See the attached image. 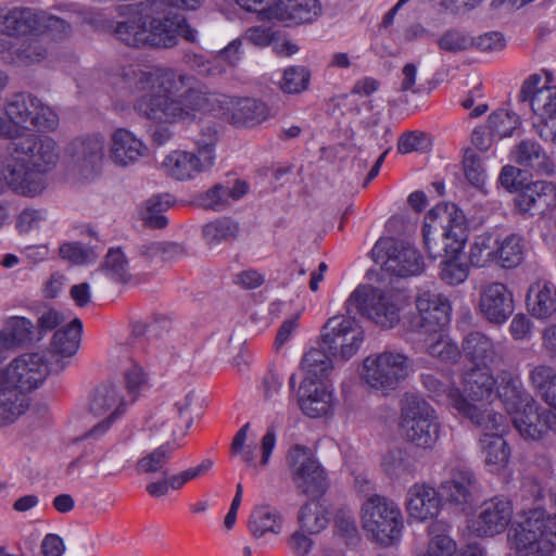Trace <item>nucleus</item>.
Masks as SVG:
<instances>
[{"label":"nucleus","mask_w":556,"mask_h":556,"mask_svg":"<svg viewBox=\"0 0 556 556\" xmlns=\"http://www.w3.org/2000/svg\"><path fill=\"white\" fill-rule=\"evenodd\" d=\"M441 509L442 497L433 485L426 482H415L407 489L405 510L410 521L438 520L437 517Z\"/></svg>","instance_id":"24"},{"label":"nucleus","mask_w":556,"mask_h":556,"mask_svg":"<svg viewBox=\"0 0 556 556\" xmlns=\"http://www.w3.org/2000/svg\"><path fill=\"white\" fill-rule=\"evenodd\" d=\"M128 402L121 394L117 386L104 383L99 386L90 400V413L100 420L86 434V440L98 439L109 431L116 419L121 418Z\"/></svg>","instance_id":"18"},{"label":"nucleus","mask_w":556,"mask_h":556,"mask_svg":"<svg viewBox=\"0 0 556 556\" xmlns=\"http://www.w3.org/2000/svg\"><path fill=\"white\" fill-rule=\"evenodd\" d=\"M194 397V392L189 391L182 400L176 402L175 409L170 412V416H165L162 412L157 413L151 421L150 430L157 433L163 428H167L173 438L184 437L190 424L188 410Z\"/></svg>","instance_id":"32"},{"label":"nucleus","mask_w":556,"mask_h":556,"mask_svg":"<svg viewBox=\"0 0 556 556\" xmlns=\"http://www.w3.org/2000/svg\"><path fill=\"white\" fill-rule=\"evenodd\" d=\"M490 141H479L477 146L465 149L463 159V169L467 180L476 188H482L486 181L488 175L483 166V160L480 152L490 150Z\"/></svg>","instance_id":"41"},{"label":"nucleus","mask_w":556,"mask_h":556,"mask_svg":"<svg viewBox=\"0 0 556 556\" xmlns=\"http://www.w3.org/2000/svg\"><path fill=\"white\" fill-rule=\"evenodd\" d=\"M216 157L215 142L201 141L191 150L168 153L162 162V169L173 180L191 181L213 168Z\"/></svg>","instance_id":"13"},{"label":"nucleus","mask_w":556,"mask_h":556,"mask_svg":"<svg viewBox=\"0 0 556 556\" xmlns=\"http://www.w3.org/2000/svg\"><path fill=\"white\" fill-rule=\"evenodd\" d=\"M451 526L444 520H434L428 527L429 544L427 551L438 556H453L456 542L451 538Z\"/></svg>","instance_id":"46"},{"label":"nucleus","mask_w":556,"mask_h":556,"mask_svg":"<svg viewBox=\"0 0 556 556\" xmlns=\"http://www.w3.org/2000/svg\"><path fill=\"white\" fill-rule=\"evenodd\" d=\"M526 241L517 233H509L503 238L498 236L497 265L505 269L519 266L525 260Z\"/></svg>","instance_id":"42"},{"label":"nucleus","mask_w":556,"mask_h":556,"mask_svg":"<svg viewBox=\"0 0 556 556\" xmlns=\"http://www.w3.org/2000/svg\"><path fill=\"white\" fill-rule=\"evenodd\" d=\"M323 342L333 355L350 359L364 342V331L350 316H333L323 328Z\"/></svg>","instance_id":"20"},{"label":"nucleus","mask_w":556,"mask_h":556,"mask_svg":"<svg viewBox=\"0 0 556 556\" xmlns=\"http://www.w3.org/2000/svg\"><path fill=\"white\" fill-rule=\"evenodd\" d=\"M174 438L173 442H165L153 451L144 454L137 463L139 472L152 473L162 471L167 462L172 458L174 451L178 447Z\"/></svg>","instance_id":"50"},{"label":"nucleus","mask_w":556,"mask_h":556,"mask_svg":"<svg viewBox=\"0 0 556 556\" xmlns=\"http://www.w3.org/2000/svg\"><path fill=\"white\" fill-rule=\"evenodd\" d=\"M48 55L46 43L37 38L12 42L0 39V59L9 64L31 65L43 61Z\"/></svg>","instance_id":"29"},{"label":"nucleus","mask_w":556,"mask_h":556,"mask_svg":"<svg viewBox=\"0 0 556 556\" xmlns=\"http://www.w3.org/2000/svg\"><path fill=\"white\" fill-rule=\"evenodd\" d=\"M384 471L395 478H401L410 472L409 464L402 451H390L382 459Z\"/></svg>","instance_id":"59"},{"label":"nucleus","mask_w":556,"mask_h":556,"mask_svg":"<svg viewBox=\"0 0 556 556\" xmlns=\"http://www.w3.org/2000/svg\"><path fill=\"white\" fill-rule=\"evenodd\" d=\"M269 115V108L264 102L245 98L237 103L231 115V124L236 127H254L266 121Z\"/></svg>","instance_id":"40"},{"label":"nucleus","mask_w":556,"mask_h":556,"mask_svg":"<svg viewBox=\"0 0 556 556\" xmlns=\"http://www.w3.org/2000/svg\"><path fill=\"white\" fill-rule=\"evenodd\" d=\"M515 309L513 291L503 282L483 285L479 293L478 312L489 323L505 324Z\"/></svg>","instance_id":"23"},{"label":"nucleus","mask_w":556,"mask_h":556,"mask_svg":"<svg viewBox=\"0 0 556 556\" xmlns=\"http://www.w3.org/2000/svg\"><path fill=\"white\" fill-rule=\"evenodd\" d=\"M45 218L46 214L43 211L34 208L24 210L17 218L16 228L22 233L29 232L37 229Z\"/></svg>","instance_id":"62"},{"label":"nucleus","mask_w":556,"mask_h":556,"mask_svg":"<svg viewBox=\"0 0 556 556\" xmlns=\"http://www.w3.org/2000/svg\"><path fill=\"white\" fill-rule=\"evenodd\" d=\"M249 428L250 425L245 424L238 430L231 442V454L240 457L249 469L258 471L269 464L277 443V435L273 428L267 430L261 439L260 459H257L256 448L245 443Z\"/></svg>","instance_id":"27"},{"label":"nucleus","mask_w":556,"mask_h":556,"mask_svg":"<svg viewBox=\"0 0 556 556\" xmlns=\"http://www.w3.org/2000/svg\"><path fill=\"white\" fill-rule=\"evenodd\" d=\"M123 79L134 92L142 93L134 109L148 119L170 124L189 116L192 111L202 110L206 98L191 88V77L177 74L170 68L141 71L129 67L124 71Z\"/></svg>","instance_id":"1"},{"label":"nucleus","mask_w":556,"mask_h":556,"mask_svg":"<svg viewBox=\"0 0 556 556\" xmlns=\"http://www.w3.org/2000/svg\"><path fill=\"white\" fill-rule=\"evenodd\" d=\"M522 135L521 119L518 114L507 110H496L488 117L486 124L476 127L471 139H504Z\"/></svg>","instance_id":"31"},{"label":"nucleus","mask_w":556,"mask_h":556,"mask_svg":"<svg viewBox=\"0 0 556 556\" xmlns=\"http://www.w3.org/2000/svg\"><path fill=\"white\" fill-rule=\"evenodd\" d=\"M424 387L430 393V396L439 404L447 405L459 416L469 419L476 427L496 428L500 419L491 416L489 422L480 416L479 410L484 402L491 401L495 396V379L484 371H467L462 380L463 389L454 386L443 384L433 375L421 376Z\"/></svg>","instance_id":"4"},{"label":"nucleus","mask_w":556,"mask_h":556,"mask_svg":"<svg viewBox=\"0 0 556 556\" xmlns=\"http://www.w3.org/2000/svg\"><path fill=\"white\" fill-rule=\"evenodd\" d=\"M479 414L485 422L490 421L492 415L500 419V425L496 428L478 427L482 431L479 438L482 462L489 472L498 475L506 469L510 458V448L503 438L506 430L505 418L490 408V401L483 403Z\"/></svg>","instance_id":"16"},{"label":"nucleus","mask_w":556,"mask_h":556,"mask_svg":"<svg viewBox=\"0 0 556 556\" xmlns=\"http://www.w3.org/2000/svg\"><path fill=\"white\" fill-rule=\"evenodd\" d=\"M34 325L31 320L22 316L7 318L4 327L0 330V362L7 358L8 352L31 341Z\"/></svg>","instance_id":"34"},{"label":"nucleus","mask_w":556,"mask_h":556,"mask_svg":"<svg viewBox=\"0 0 556 556\" xmlns=\"http://www.w3.org/2000/svg\"><path fill=\"white\" fill-rule=\"evenodd\" d=\"M229 194L230 193L227 191V186L215 185L213 188L206 191L204 197V205L215 211L222 210L231 202Z\"/></svg>","instance_id":"63"},{"label":"nucleus","mask_w":556,"mask_h":556,"mask_svg":"<svg viewBox=\"0 0 556 556\" xmlns=\"http://www.w3.org/2000/svg\"><path fill=\"white\" fill-rule=\"evenodd\" d=\"M417 314L412 320V329L425 336L445 329L451 319L452 307L448 300L437 289H420L415 300Z\"/></svg>","instance_id":"17"},{"label":"nucleus","mask_w":556,"mask_h":556,"mask_svg":"<svg viewBox=\"0 0 556 556\" xmlns=\"http://www.w3.org/2000/svg\"><path fill=\"white\" fill-rule=\"evenodd\" d=\"M542 81V77L540 74L530 75L521 85L520 91L518 93V101L521 104H528L531 111L535 114L539 113L541 109V102L544 100V97L549 87H540L539 85Z\"/></svg>","instance_id":"53"},{"label":"nucleus","mask_w":556,"mask_h":556,"mask_svg":"<svg viewBox=\"0 0 556 556\" xmlns=\"http://www.w3.org/2000/svg\"><path fill=\"white\" fill-rule=\"evenodd\" d=\"M510 160L538 174L553 175L555 164L536 141H520L510 152Z\"/></svg>","instance_id":"33"},{"label":"nucleus","mask_w":556,"mask_h":556,"mask_svg":"<svg viewBox=\"0 0 556 556\" xmlns=\"http://www.w3.org/2000/svg\"><path fill=\"white\" fill-rule=\"evenodd\" d=\"M43 11L28 7L4 4L0 7V34L20 37L40 33Z\"/></svg>","instance_id":"26"},{"label":"nucleus","mask_w":556,"mask_h":556,"mask_svg":"<svg viewBox=\"0 0 556 556\" xmlns=\"http://www.w3.org/2000/svg\"><path fill=\"white\" fill-rule=\"evenodd\" d=\"M287 466L292 482L300 492L316 496L326 491V472L308 447L292 446L287 454Z\"/></svg>","instance_id":"15"},{"label":"nucleus","mask_w":556,"mask_h":556,"mask_svg":"<svg viewBox=\"0 0 556 556\" xmlns=\"http://www.w3.org/2000/svg\"><path fill=\"white\" fill-rule=\"evenodd\" d=\"M541 117L533 128L542 139H556V87H551L541 102Z\"/></svg>","instance_id":"44"},{"label":"nucleus","mask_w":556,"mask_h":556,"mask_svg":"<svg viewBox=\"0 0 556 556\" xmlns=\"http://www.w3.org/2000/svg\"><path fill=\"white\" fill-rule=\"evenodd\" d=\"M83 324L74 318L68 325L58 329L50 344V352L61 358L72 357L79 349Z\"/></svg>","instance_id":"39"},{"label":"nucleus","mask_w":556,"mask_h":556,"mask_svg":"<svg viewBox=\"0 0 556 556\" xmlns=\"http://www.w3.org/2000/svg\"><path fill=\"white\" fill-rule=\"evenodd\" d=\"M239 233V225L230 218H218L203 226L202 235L210 248L235 239Z\"/></svg>","instance_id":"47"},{"label":"nucleus","mask_w":556,"mask_h":556,"mask_svg":"<svg viewBox=\"0 0 556 556\" xmlns=\"http://www.w3.org/2000/svg\"><path fill=\"white\" fill-rule=\"evenodd\" d=\"M275 35L270 27L252 26L245 30L243 39L255 47L264 48L275 40Z\"/></svg>","instance_id":"61"},{"label":"nucleus","mask_w":556,"mask_h":556,"mask_svg":"<svg viewBox=\"0 0 556 556\" xmlns=\"http://www.w3.org/2000/svg\"><path fill=\"white\" fill-rule=\"evenodd\" d=\"M173 204V198L169 194H155L149 198L142 208L141 218L147 225L153 228H163L167 224L164 212Z\"/></svg>","instance_id":"49"},{"label":"nucleus","mask_w":556,"mask_h":556,"mask_svg":"<svg viewBox=\"0 0 556 556\" xmlns=\"http://www.w3.org/2000/svg\"><path fill=\"white\" fill-rule=\"evenodd\" d=\"M159 1L147 0L140 2L130 10V16L118 22L115 27L116 37L128 47L141 48L149 46L148 20L149 11H154V7Z\"/></svg>","instance_id":"28"},{"label":"nucleus","mask_w":556,"mask_h":556,"mask_svg":"<svg viewBox=\"0 0 556 556\" xmlns=\"http://www.w3.org/2000/svg\"><path fill=\"white\" fill-rule=\"evenodd\" d=\"M407 300L403 291L359 286L351 293L345 306L349 314L359 313L382 328H393L400 321V312Z\"/></svg>","instance_id":"9"},{"label":"nucleus","mask_w":556,"mask_h":556,"mask_svg":"<svg viewBox=\"0 0 556 556\" xmlns=\"http://www.w3.org/2000/svg\"><path fill=\"white\" fill-rule=\"evenodd\" d=\"M437 43L444 52L458 53L473 47L475 40L460 29L450 28L437 39Z\"/></svg>","instance_id":"55"},{"label":"nucleus","mask_w":556,"mask_h":556,"mask_svg":"<svg viewBox=\"0 0 556 556\" xmlns=\"http://www.w3.org/2000/svg\"><path fill=\"white\" fill-rule=\"evenodd\" d=\"M59 254L76 265H86L96 261L97 253L93 249L78 242H64L60 245Z\"/></svg>","instance_id":"57"},{"label":"nucleus","mask_w":556,"mask_h":556,"mask_svg":"<svg viewBox=\"0 0 556 556\" xmlns=\"http://www.w3.org/2000/svg\"><path fill=\"white\" fill-rule=\"evenodd\" d=\"M149 13V46L172 48L177 43L178 36L191 42L195 40V30L189 27L184 15L163 7H154V11Z\"/></svg>","instance_id":"21"},{"label":"nucleus","mask_w":556,"mask_h":556,"mask_svg":"<svg viewBox=\"0 0 556 556\" xmlns=\"http://www.w3.org/2000/svg\"><path fill=\"white\" fill-rule=\"evenodd\" d=\"M49 367L40 353H26L0 367V427L14 422L28 408L21 394L38 389L46 380Z\"/></svg>","instance_id":"5"},{"label":"nucleus","mask_w":556,"mask_h":556,"mask_svg":"<svg viewBox=\"0 0 556 556\" xmlns=\"http://www.w3.org/2000/svg\"><path fill=\"white\" fill-rule=\"evenodd\" d=\"M136 265H129L125 254L119 249H111L105 255L102 270L104 275L115 282H128L132 279Z\"/></svg>","instance_id":"48"},{"label":"nucleus","mask_w":556,"mask_h":556,"mask_svg":"<svg viewBox=\"0 0 556 556\" xmlns=\"http://www.w3.org/2000/svg\"><path fill=\"white\" fill-rule=\"evenodd\" d=\"M332 369L331 358L321 349H311L302 357L296 402L305 416L321 418L333 413L337 396L334 387L328 378Z\"/></svg>","instance_id":"7"},{"label":"nucleus","mask_w":556,"mask_h":556,"mask_svg":"<svg viewBox=\"0 0 556 556\" xmlns=\"http://www.w3.org/2000/svg\"><path fill=\"white\" fill-rule=\"evenodd\" d=\"M498 235L484 232L477 236L469 245L468 261L477 268L497 264Z\"/></svg>","instance_id":"38"},{"label":"nucleus","mask_w":556,"mask_h":556,"mask_svg":"<svg viewBox=\"0 0 556 556\" xmlns=\"http://www.w3.org/2000/svg\"><path fill=\"white\" fill-rule=\"evenodd\" d=\"M440 483L442 500L465 511L480 498V486L475 472L465 466L446 469Z\"/></svg>","instance_id":"22"},{"label":"nucleus","mask_w":556,"mask_h":556,"mask_svg":"<svg viewBox=\"0 0 556 556\" xmlns=\"http://www.w3.org/2000/svg\"><path fill=\"white\" fill-rule=\"evenodd\" d=\"M111 160L121 166H127L149 155L155 147L150 148L143 141H111Z\"/></svg>","instance_id":"45"},{"label":"nucleus","mask_w":556,"mask_h":556,"mask_svg":"<svg viewBox=\"0 0 556 556\" xmlns=\"http://www.w3.org/2000/svg\"><path fill=\"white\" fill-rule=\"evenodd\" d=\"M58 159L55 141H10L2 161L0 193L11 188L25 197L40 194L47 187L45 173Z\"/></svg>","instance_id":"3"},{"label":"nucleus","mask_w":556,"mask_h":556,"mask_svg":"<svg viewBox=\"0 0 556 556\" xmlns=\"http://www.w3.org/2000/svg\"><path fill=\"white\" fill-rule=\"evenodd\" d=\"M76 143L75 149L78 150V153L75 155V162L81 168L91 167L93 170L103 157L102 141H76Z\"/></svg>","instance_id":"56"},{"label":"nucleus","mask_w":556,"mask_h":556,"mask_svg":"<svg viewBox=\"0 0 556 556\" xmlns=\"http://www.w3.org/2000/svg\"><path fill=\"white\" fill-rule=\"evenodd\" d=\"M374 262L394 276L408 277L422 271L424 261L418 250L409 242L384 238L378 240L370 251Z\"/></svg>","instance_id":"14"},{"label":"nucleus","mask_w":556,"mask_h":556,"mask_svg":"<svg viewBox=\"0 0 556 556\" xmlns=\"http://www.w3.org/2000/svg\"><path fill=\"white\" fill-rule=\"evenodd\" d=\"M533 324L525 314H517L510 321L509 332L515 340L526 341L532 336Z\"/></svg>","instance_id":"64"},{"label":"nucleus","mask_w":556,"mask_h":556,"mask_svg":"<svg viewBox=\"0 0 556 556\" xmlns=\"http://www.w3.org/2000/svg\"><path fill=\"white\" fill-rule=\"evenodd\" d=\"M247 11L256 12L261 20H274L276 4L279 0H236Z\"/></svg>","instance_id":"60"},{"label":"nucleus","mask_w":556,"mask_h":556,"mask_svg":"<svg viewBox=\"0 0 556 556\" xmlns=\"http://www.w3.org/2000/svg\"><path fill=\"white\" fill-rule=\"evenodd\" d=\"M361 523L372 541L384 546L400 542L404 528L400 506L380 494H371L362 503Z\"/></svg>","instance_id":"10"},{"label":"nucleus","mask_w":556,"mask_h":556,"mask_svg":"<svg viewBox=\"0 0 556 556\" xmlns=\"http://www.w3.org/2000/svg\"><path fill=\"white\" fill-rule=\"evenodd\" d=\"M283 518L280 513L268 505H258L253 508L248 528L251 534L261 539L268 533L279 534L282 531Z\"/></svg>","instance_id":"37"},{"label":"nucleus","mask_w":556,"mask_h":556,"mask_svg":"<svg viewBox=\"0 0 556 556\" xmlns=\"http://www.w3.org/2000/svg\"><path fill=\"white\" fill-rule=\"evenodd\" d=\"M497 393L514 427L525 440L539 441L549 431L556 433V414L551 408L542 407L525 390L518 375L504 372Z\"/></svg>","instance_id":"6"},{"label":"nucleus","mask_w":556,"mask_h":556,"mask_svg":"<svg viewBox=\"0 0 556 556\" xmlns=\"http://www.w3.org/2000/svg\"><path fill=\"white\" fill-rule=\"evenodd\" d=\"M422 337L425 350L432 357H437L442 362H455L459 357L460 351L458 345L450 338L445 329Z\"/></svg>","instance_id":"43"},{"label":"nucleus","mask_w":556,"mask_h":556,"mask_svg":"<svg viewBox=\"0 0 556 556\" xmlns=\"http://www.w3.org/2000/svg\"><path fill=\"white\" fill-rule=\"evenodd\" d=\"M527 307L536 319H547L556 313V287L544 280L532 283L527 294Z\"/></svg>","instance_id":"36"},{"label":"nucleus","mask_w":556,"mask_h":556,"mask_svg":"<svg viewBox=\"0 0 556 556\" xmlns=\"http://www.w3.org/2000/svg\"><path fill=\"white\" fill-rule=\"evenodd\" d=\"M413 365L409 357L395 350H386L364 358L361 380L372 391L389 395L409 377Z\"/></svg>","instance_id":"11"},{"label":"nucleus","mask_w":556,"mask_h":556,"mask_svg":"<svg viewBox=\"0 0 556 556\" xmlns=\"http://www.w3.org/2000/svg\"><path fill=\"white\" fill-rule=\"evenodd\" d=\"M513 515L511 501L505 496H494L485 501L477 514L467 518V530L477 538H492L507 529Z\"/></svg>","instance_id":"19"},{"label":"nucleus","mask_w":556,"mask_h":556,"mask_svg":"<svg viewBox=\"0 0 556 556\" xmlns=\"http://www.w3.org/2000/svg\"><path fill=\"white\" fill-rule=\"evenodd\" d=\"M321 12L318 0H279L274 12V20L287 25L313 22Z\"/></svg>","instance_id":"35"},{"label":"nucleus","mask_w":556,"mask_h":556,"mask_svg":"<svg viewBox=\"0 0 556 556\" xmlns=\"http://www.w3.org/2000/svg\"><path fill=\"white\" fill-rule=\"evenodd\" d=\"M5 117L0 116V138L17 139L31 137L33 131L53 130L58 115L38 98L20 92L8 98Z\"/></svg>","instance_id":"8"},{"label":"nucleus","mask_w":556,"mask_h":556,"mask_svg":"<svg viewBox=\"0 0 556 556\" xmlns=\"http://www.w3.org/2000/svg\"><path fill=\"white\" fill-rule=\"evenodd\" d=\"M299 522L301 530L315 534L327 527L329 518L326 509L318 501H311L301 507Z\"/></svg>","instance_id":"51"},{"label":"nucleus","mask_w":556,"mask_h":556,"mask_svg":"<svg viewBox=\"0 0 556 556\" xmlns=\"http://www.w3.org/2000/svg\"><path fill=\"white\" fill-rule=\"evenodd\" d=\"M515 205L522 214L547 216L556 210V184L547 180L528 184L516 195Z\"/></svg>","instance_id":"25"},{"label":"nucleus","mask_w":556,"mask_h":556,"mask_svg":"<svg viewBox=\"0 0 556 556\" xmlns=\"http://www.w3.org/2000/svg\"><path fill=\"white\" fill-rule=\"evenodd\" d=\"M426 250L437 258L444 252L440 278L451 286L463 283L469 276V266L462 260L466 241V218L454 203H442L430 210L422 229Z\"/></svg>","instance_id":"2"},{"label":"nucleus","mask_w":556,"mask_h":556,"mask_svg":"<svg viewBox=\"0 0 556 556\" xmlns=\"http://www.w3.org/2000/svg\"><path fill=\"white\" fill-rule=\"evenodd\" d=\"M399 431L402 438L418 450H432L441 438L437 410L418 396L408 397L401 409Z\"/></svg>","instance_id":"12"},{"label":"nucleus","mask_w":556,"mask_h":556,"mask_svg":"<svg viewBox=\"0 0 556 556\" xmlns=\"http://www.w3.org/2000/svg\"><path fill=\"white\" fill-rule=\"evenodd\" d=\"M213 466L214 462L211 458H205L199 465L173 475L172 490H180L189 481L203 477Z\"/></svg>","instance_id":"58"},{"label":"nucleus","mask_w":556,"mask_h":556,"mask_svg":"<svg viewBox=\"0 0 556 556\" xmlns=\"http://www.w3.org/2000/svg\"><path fill=\"white\" fill-rule=\"evenodd\" d=\"M529 382L546 404V395L556 392V370L545 364L535 365L529 370Z\"/></svg>","instance_id":"52"},{"label":"nucleus","mask_w":556,"mask_h":556,"mask_svg":"<svg viewBox=\"0 0 556 556\" xmlns=\"http://www.w3.org/2000/svg\"><path fill=\"white\" fill-rule=\"evenodd\" d=\"M309 80L311 72L307 67L293 65L283 71L279 86L285 93L298 94L308 88Z\"/></svg>","instance_id":"54"},{"label":"nucleus","mask_w":556,"mask_h":556,"mask_svg":"<svg viewBox=\"0 0 556 556\" xmlns=\"http://www.w3.org/2000/svg\"><path fill=\"white\" fill-rule=\"evenodd\" d=\"M463 352L473 364L469 371H484L494 379L491 366L496 363L498 354L495 343L489 337L479 331L469 333L464 339Z\"/></svg>","instance_id":"30"}]
</instances>
